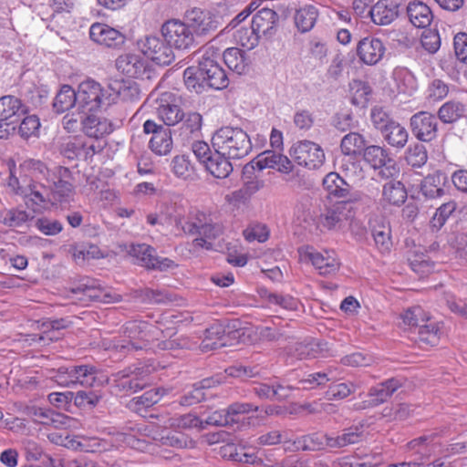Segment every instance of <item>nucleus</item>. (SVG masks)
Wrapping results in <instances>:
<instances>
[{
	"label": "nucleus",
	"mask_w": 467,
	"mask_h": 467,
	"mask_svg": "<svg viewBox=\"0 0 467 467\" xmlns=\"http://www.w3.org/2000/svg\"><path fill=\"white\" fill-rule=\"evenodd\" d=\"M33 168L47 176L46 183L41 184L40 189L35 185L31 190V195L36 202L57 203L67 201L73 192L71 183L65 180L68 174L67 169L58 167L57 172H50L46 165L38 161L33 162Z\"/></svg>",
	"instance_id": "nucleus-1"
},
{
	"label": "nucleus",
	"mask_w": 467,
	"mask_h": 467,
	"mask_svg": "<svg viewBox=\"0 0 467 467\" xmlns=\"http://www.w3.org/2000/svg\"><path fill=\"white\" fill-rule=\"evenodd\" d=\"M182 229L186 234L197 235L192 241L193 247L211 250L212 241L219 238L224 228L222 223L214 221L210 214L197 211L189 214Z\"/></svg>",
	"instance_id": "nucleus-2"
},
{
	"label": "nucleus",
	"mask_w": 467,
	"mask_h": 467,
	"mask_svg": "<svg viewBox=\"0 0 467 467\" xmlns=\"http://www.w3.org/2000/svg\"><path fill=\"white\" fill-rule=\"evenodd\" d=\"M213 150L226 154L228 158L242 159L252 150L247 133L241 128L223 127L212 138Z\"/></svg>",
	"instance_id": "nucleus-3"
},
{
	"label": "nucleus",
	"mask_w": 467,
	"mask_h": 467,
	"mask_svg": "<svg viewBox=\"0 0 467 467\" xmlns=\"http://www.w3.org/2000/svg\"><path fill=\"white\" fill-rule=\"evenodd\" d=\"M153 370L151 365L130 366L112 374L113 387L120 393H135L150 384V375Z\"/></svg>",
	"instance_id": "nucleus-4"
},
{
	"label": "nucleus",
	"mask_w": 467,
	"mask_h": 467,
	"mask_svg": "<svg viewBox=\"0 0 467 467\" xmlns=\"http://www.w3.org/2000/svg\"><path fill=\"white\" fill-rule=\"evenodd\" d=\"M358 200V198H348L326 207L317 217V225L327 231L341 230L354 217L353 204Z\"/></svg>",
	"instance_id": "nucleus-5"
},
{
	"label": "nucleus",
	"mask_w": 467,
	"mask_h": 467,
	"mask_svg": "<svg viewBox=\"0 0 467 467\" xmlns=\"http://www.w3.org/2000/svg\"><path fill=\"white\" fill-rule=\"evenodd\" d=\"M220 56L213 49H206L199 62L200 76L205 80L206 88L214 89L225 88L229 79L218 60Z\"/></svg>",
	"instance_id": "nucleus-6"
},
{
	"label": "nucleus",
	"mask_w": 467,
	"mask_h": 467,
	"mask_svg": "<svg viewBox=\"0 0 467 467\" xmlns=\"http://www.w3.org/2000/svg\"><path fill=\"white\" fill-rule=\"evenodd\" d=\"M128 253L135 263L148 270L166 271L177 267V264L167 257H160L156 249L147 244H131Z\"/></svg>",
	"instance_id": "nucleus-7"
},
{
	"label": "nucleus",
	"mask_w": 467,
	"mask_h": 467,
	"mask_svg": "<svg viewBox=\"0 0 467 467\" xmlns=\"http://www.w3.org/2000/svg\"><path fill=\"white\" fill-rule=\"evenodd\" d=\"M96 378L97 368L91 365L61 367L53 376L55 381L64 387H71L76 384L91 387Z\"/></svg>",
	"instance_id": "nucleus-8"
},
{
	"label": "nucleus",
	"mask_w": 467,
	"mask_h": 467,
	"mask_svg": "<svg viewBox=\"0 0 467 467\" xmlns=\"http://www.w3.org/2000/svg\"><path fill=\"white\" fill-rule=\"evenodd\" d=\"M298 252L301 258L309 261L321 275H335L340 268V261L333 250L317 251L307 245L301 247Z\"/></svg>",
	"instance_id": "nucleus-9"
},
{
	"label": "nucleus",
	"mask_w": 467,
	"mask_h": 467,
	"mask_svg": "<svg viewBox=\"0 0 467 467\" xmlns=\"http://www.w3.org/2000/svg\"><path fill=\"white\" fill-rule=\"evenodd\" d=\"M66 297L74 301L86 302L88 299H91L104 303L117 302L121 298L118 294L105 292L95 280L89 278H84L77 286L67 291Z\"/></svg>",
	"instance_id": "nucleus-10"
},
{
	"label": "nucleus",
	"mask_w": 467,
	"mask_h": 467,
	"mask_svg": "<svg viewBox=\"0 0 467 467\" xmlns=\"http://www.w3.org/2000/svg\"><path fill=\"white\" fill-rule=\"evenodd\" d=\"M162 35L165 41L180 50L190 49L194 45V33L187 23L171 20L162 26Z\"/></svg>",
	"instance_id": "nucleus-11"
},
{
	"label": "nucleus",
	"mask_w": 467,
	"mask_h": 467,
	"mask_svg": "<svg viewBox=\"0 0 467 467\" xmlns=\"http://www.w3.org/2000/svg\"><path fill=\"white\" fill-rule=\"evenodd\" d=\"M290 154L297 164L308 169H317L325 161V153L321 147L309 140H302L296 143L292 147Z\"/></svg>",
	"instance_id": "nucleus-12"
},
{
	"label": "nucleus",
	"mask_w": 467,
	"mask_h": 467,
	"mask_svg": "<svg viewBox=\"0 0 467 467\" xmlns=\"http://www.w3.org/2000/svg\"><path fill=\"white\" fill-rule=\"evenodd\" d=\"M155 111L160 119L167 126H174L183 120L184 113L176 103L171 92H163L155 99Z\"/></svg>",
	"instance_id": "nucleus-13"
},
{
	"label": "nucleus",
	"mask_w": 467,
	"mask_h": 467,
	"mask_svg": "<svg viewBox=\"0 0 467 467\" xmlns=\"http://www.w3.org/2000/svg\"><path fill=\"white\" fill-rule=\"evenodd\" d=\"M145 133L152 134L150 140V148L157 155L165 156L172 150L171 130L161 125H158L151 119H148L143 124Z\"/></svg>",
	"instance_id": "nucleus-14"
},
{
	"label": "nucleus",
	"mask_w": 467,
	"mask_h": 467,
	"mask_svg": "<svg viewBox=\"0 0 467 467\" xmlns=\"http://www.w3.org/2000/svg\"><path fill=\"white\" fill-rule=\"evenodd\" d=\"M140 47L144 56L158 65L167 66L174 59L171 46L158 36H146Z\"/></svg>",
	"instance_id": "nucleus-15"
},
{
	"label": "nucleus",
	"mask_w": 467,
	"mask_h": 467,
	"mask_svg": "<svg viewBox=\"0 0 467 467\" xmlns=\"http://www.w3.org/2000/svg\"><path fill=\"white\" fill-rule=\"evenodd\" d=\"M402 386L400 379L396 378L389 379L368 390V400H363L360 403L355 404L357 410H366L368 408L377 407L386 402L391 395Z\"/></svg>",
	"instance_id": "nucleus-16"
},
{
	"label": "nucleus",
	"mask_w": 467,
	"mask_h": 467,
	"mask_svg": "<svg viewBox=\"0 0 467 467\" xmlns=\"http://www.w3.org/2000/svg\"><path fill=\"white\" fill-rule=\"evenodd\" d=\"M185 20L196 36L209 35L216 31L219 26L216 17L212 13L197 7L186 12Z\"/></svg>",
	"instance_id": "nucleus-17"
},
{
	"label": "nucleus",
	"mask_w": 467,
	"mask_h": 467,
	"mask_svg": "<svg viewBox=\"0 0 467 467\" xmlns=\"http://www.w3.org/2000/svg\"><path fill=\"white\" fill-rule=\"evenodd\" d=\"M78 105L83 110L95 111L103 104L104 95L100 85L94 80H87L78 86Z\"/></svg>",
	"instance_id": "nucleus-18"
},
{
	"label": "nucleus",
	"mask_w": 467,
	"mask_h": 467,
	"mask_svg": "<svg viewBox=\"0 0 467 467\" xmlns=\"http://www.w3.org/2000/svg\"><path fill=\"white\" fill-rule=\"evenodd\" d=\"M413 135L420 140L429 142L437 137L438 122L434 115L425 111L414 114L410 118Z\"/></svg>",
	"instance_id": "nucleus-19"
},
{
	"label": "nucleus",
	"mask_w": 467,
	"mask_h": 467,
	"mask_svg": "<svg viewBox=\"0 0 467 467\" xmlns=\"http://www.w3.org/2000/svg\"><path fill=\"white\" fill-rule=\"evenodd\" d=\"M116 67L129 78H150L148 63L145 58L139 54L128 53L119 56L116 60Z\"/></svg>",
	"instance_id": "nucleus-20"
},
{
	"label": "nucleus",
	"mask_w": 467,
	"mask_h": 467,
	"mask_svg": "<svg viewBox=\"0 0 467 467\" xmlns=\"http://www.w3.org/2000/svg\"><path fill=\"white\" fill-rule=\"evenodd\" d=\"M386 48L382 41L375 37L362 38L357 47L359 59L367 65H376L381 60Z\"/></svg>",
	"instance_id": "nucleus-21"
},
{
	"label": "nucleus",
	"mask_w": 467,
	"mask_h": 467,
	"mask_svg": "<svg viewBox=\"0 0 467 467\" xmlns=\"http://www.w3.org/2000/svg\"><path fill=\"white\" fill-rule=\"evenodd\" d=\"M330 440L332 435L323 432H315L292 440V445H288L286 450L296 451H320L326 447L330 448Z\"/></svg>",
	"instance_id": "nucleus-22"
},
{
	"label": "nucleus",
	"mask_w": 467,
	"mask_h": 467,
	"mask_svg": "<svg viewBox=\"0 0 467 467\" xmlns=\"http://www.w3.org/2000/svg\"><path fill=\"white\" fill-rule=\"evenodd\" d=\"M147 327L148 326L142 322H129L124 331L129 337V341L126 344L118 345L117 348H126L128 351L143 349L150 341L146 331Z\"/></svg>",
	"instance_id": "nucleus-23"
},
{
	"label": "nucleus",
	"mask_w": 467,
	"mask_h": 467,
	"mask_svg": "<svg viewBox=\"0 0 467 467\" xmlns=\"http://www.w3.org/2000/svg\"><path fill=\"white\" fill-rule=\"evenodd\" d=\"M89 35L93 41L109 47H116L124 41V36L119 30L102 23L93 24Z\"/></svg>",
	"instance_id": "nucleus-24"
},
{
	"label": "nucleus",
	"mask_w": 467,
	"mask_h": 467,
	"mask_svg": "<svg viewBox=\"0 0 467 467\" xmlns=\"http://www.w3.org/2000/svg\"><path fill=\"white\" fill-rule=\"evenodd\" d=\"M27 112V108L15 96L0 98V119L18 121Z\"/></svg>",
	"instance_id": "nucleus-25"
},
{
	"label": "nucleus",
	"mask_w": 467,
	"mask_h": 467,
	"mask_svg": "<svg viewBox=\"0 0 467 467\" xmlns=\"http://www.w3.org/2000/svg\"><path fill=\"white\" fill-rule=\"evenodd\" d=\"M318 17V10L315 5L305 4L296 9L294 15L295 26L301 33L310 31Z\"/></svg>",
	"instance_id": "nucleus-26"
},
{
	"label": "nucleus",
	"mask_w": 467,
	"mask_h": 467,
	"mask_svg": "<svg viewBox=\"0 0 467 467\" xmlns=\"http://www.w3.org/2000/svg\"><path fill=\"white\" fill-rule=\"evenodd\" d=\"M82 130L88 138L99 140L112 131V125L107 119L88 115L82 120Z\"/></svg>",
	"instance_id": "nucleus-27"
},
{
	"label": "nucleus",
	"mask_w": 467,
	"mask_h": 467,
	"mask_svg": "<svg viewBox=\"0 0 467 467\" xmlns=\"http://www.w3.org/2000/svg\"><path fill=\"white\" fill-rule=\"evenodd\" d=\"M229 159L226 154H222L214 150L213 155L208 158V161L204 165L213 176L224 179L233 171V166Z\"/></svg>",
	"instance_id": "nucleus-28"
},
{
	"label": "nucleus",
	"mask_w": 467,
	"mask_h": 467,
	"mask_svg": "<svg viewBox=\"0 0 467 467\" xmlns=\"http://www.w3.org/2000/svg\"><path fill=\"white\" fill-rule=\"evenodd\" d=\"M227 345L225 329L221 324H213L204 332L201 348L203 351L217 349Z\"/></svg>",
	"instance_id": "nucleus-29"
},
{
	"label": "nucleus",
	"mask_w": 467,
	"mask_h": 467,
	"mask_svg": "<svg viewBox=\"0 0 467 467\" xmlns=\"http://www.w3.org/2000/svg\"><path fill=\"white\" fill-rule=\"evenodd\" d=\"M278 21V15L270 8H262L252 19L251 26L259 36L271 32Z\"/></svg>",
	"instance_id": "nucleus-30"
},
{
	"label": "nucleus",
	"mask_w": 467,
	"mask_h": 467,
	"mask_svg": "<svg viewBox=\"0 0 467 467\" xmlns=\"http://www.w3.org/2000/svg\"><path fill=\"white\" fill-rule=\"evenodd\" d=\"M407 13L411 24L419 28L430 26L433 18L430 7L421 2L410 3L407 7Z\"/></svg>",
	"instance_id": "nucleus-31"
},
{
	"label": "nucleus",
	"mask_w": 467,
	"mask_h": 467,
	"mask_svg": "<svg viewBox=\"0 0 467 467\" xmlns=\"http://www.w3.org/2000/svg\"><path fill=\"white\" fill-rule=\"evenodd\" d=\"M436 439V433L422 435L409 441L405 449L419 454V459L425 461L430 458L432 447L437 444Z\"/></svg>",
	"instance_id": "nucleus-32"
},
{
	"label": "nucleus",
	"mask_w": 467,
	"mask_h": 467,
	"mask_svg": "<svg viewBox=\"0 0 467 467\" xmlns=\"http://www.w3.org/2000/svg\"><path fill=\"white\" fill-rule=\"evenodd\" d=\"M323 186L328 194L337 198H355L350 194V185L337 173L330 172L323 180Z\"/></svg>",
	"instance_id": "nucleus-33"
},
{
	"label": "nucleus",
	"mask_w": 467,
	"mask_h": 467,
	"mask_svg": "<svg viewBox=\"0 0 467 467\" xmlns=\"http://www.w3.org/2000/svg\"><path fill=\"white\" fill-rule=\"evenodd\" d=\"M369 14L374 24L387 26L398 16V5H387L378 2L369 9Z\"/></svg>",
	"instance_id": "nucleus-34"
},
{
	"label": "nucleus",
	"mask_w": 467,
	"mask_h": 467,
	"mask_svg": "<svg viewBox=\"0 0 467 467\" xmlns=\"http://www.w3.org/2000/svg\"><path fill=\"white\" fill-rule=\"evenodd\" d=\"M382 196L389 204L400 206L407 199V191L401 182L389 181L383 186Z\"/></svg>",
	"instance_id": "nucleus-35"
},
{
	"label": "nucleus",
	"mask_w": 467,
	"mask_h": 467,
	"mask_svg": "<svg viewBox=\"0 0 467 467\" xmlns=\"http://www.w3.org/2000/svg\"><path fill=\"white\" fill-rule=\"evenodd\" d=\"M385 140L392 147L403 148L409 138L408 131L400 123L394 121L389 124L387 129L381 132Z\"/></svg>",
	"instance_id": "nucleus-36"
},
{
	"label": "nucleus",
	"mask_w": 467,
	"mask_h": 467,
	"mask_svg": "<svg viewBox=\"0 0 467 467\" xmlns=\"http://www.w3.org/2000/svg\"><path fill=\"white\" fill-rule=\"evenodd\" d=\"M78 104L77 92L68 85H63L53 101L57 113L65 112Z\"/></svg>",
	"instance_id": "nucleus-37"
},
{
	"label": "nucleus",
	"mask_w": 467,
	"mask_h": 467,
	"mask_svg": "<svg viewBox=\"0 0 467 467\" xmlns=\"http://www.w3.org/2000/svg\"><path fill=\"white\" fill-rule=\"evenodd\" d=\"M445 175L441 172H435L431 175H428L424 178L421 182V192L429 198L440 197L443 194V181Z\"/></svg>",
	"instance_id": "nucleus-38"
},
{
	"label": "nucleus",
	"mask_w": 467,
	"mask_h": 467,
	"mask_svg": "<svg viewBox=\"0 0 467 467\" xmlns=\"http://www.w3.org/2000/svg\"><path fill=\"white\" fill-rule=\"evenodd\" d=\"M417 333L420 342L430 346H435L440 341L441 324L431 317L429 321L420 325Z\"/></svg>",
	"instance_id": "nucleus-39"
},
{
	"label": "nucleus",
	"mask_w": 467,
	"mask_h": 467,
	"mask_svg": "<svg viewBox=\"0 0 467 467\" xmlns=\"http://www.w3.org/2000/svg\"><path fill=\"white\" fill-rule=\"evenodd\" d=\"M366 146V140L358 132H349L345 135L340 143L341 151L345 155H357L360 153Z\"/></svg>",
	"instance_id": "nucleus-40"
},
{
	"label": "nucleus",
	"mask_w": 467,
	"mask_h": 467,
	"mask_svg": "<svg viewBox=\"0 0 467 467\" xmlns=\"http://www.w3.org/2000/svg\"><path fill=\"white\" fill-rule=\"evenodd\" d=\"M401 318L405 325L416 331L420 328V325L429 321L431 316L421 306H414L405 310L401 315Z\"/></svg>",
	"instance_id": "nucleus-41"
},
{
	"label": "nucleus",
	"mask_w": 467,
	"mask_h": 467,
	"mask_svg": "<svg viewBox=\"0 0 467 467\" xmlns=\"http://www.w3.org/2000/svg\"><path fill=\"white\" fill-rule=\"evenodd\" d=\"M153 440L159 441L161 445L175 448H192L195 442L182 432H167L154 436Z\"/></svg>",
	"instance_id": "nucleus-42"
},
{
	"label": "nucleus",
	"mask_w": 467,
	"mask_h": 467,
	"mask_svg": "<svg viewBox=\"0 0 467 467\" xmlns=\"http://www.w3.org/2000/svg\"><path fill=\"white\" fill-rule=\"evenodd\" d=\"M349 87L352 104L361 108L365 107L371 95L368 84L361 80H353Z\"/></svg>",
	"instance_id": "nucleus-43"
},
{
	"label": "nucleus",
	"mask_w": 467,
	"mask_h": 467,
	"mask_svg": "<svg viewBox=\"0 0 467 467\" xmlns=\"http://www.w3.org/2000/svg\"><path fill=\"white\" fill-rule=\"evenodd\" d=\"M223 60L231 70L238 74H242L247 66L244 53L237 47L227 48L223 52Z\"/></svg>",
	"instance_id": "nucleus-44"
},
{
	"label": "nucleus",
	"mask_w": 467,
	"mask_h": 467,
	"mask_svg": "<svg viewBox=\"0 0 467 467\" xmlns=\"http://www.w3.org/2000/svg\"><path fill=\"white\" fill-rule=\"evenodd\" d=\"M300 358H317L319 355L325 356V352H328L327 342L309 341L299 343L296 348Z\"/></svg>",
	"instance_id": "nucleus-45"
},
{
	"label": "nucleus",
	"mask_w": 467,
	"mask_h": 467,
	"mask_svg": "<svg viewBox=\"0 0 467 467\" xmlns=\"http://www.w3.org/2000/svg\"><path fill=\"white\" fill-rule=\"evenodd\" d=\"M292 440L290 431L272 430L261 434L257 439V442L260 445H275L283 442L286 448L288 445H292Z\"/></svg>",
	"instance_id": "nucleus-46"
},
{
	"label": "nucleus",
	"mask_w": 467,
	"mask_h": 467,
	"mask_svg": "<svg viewBox=\"0 0 467 467\" xmlns=\"http://www.w3.org/2000/svg\"><path fill=\"white\" fill-rule=\"evenodd\" d=\"M213 383L214 381L212 379H204L198 384H195L191 391L182 397L181 404L184 406H192L201 402L205 398L203 389L213 387Z\"/></svg>",
	"instance_id": "nucleus-47"
},
{
	"label": "nucleus",
	"mask_w": 467,
	"mask_h": 467,
	"mask_svg": "<svg viewBox=\"0 0 467 467\" xmlns=\"http://www.w3.org/2000/svg\"><path fill=\"white\" fill-rule=\"evenodd\" d=\"M361 387L360 381H347L329 386L327 396L329 400H342Z\"/></svg>",
	"instance_id": "nucleus-48"
},
{
	"label": "nucleus",
	"mask_w": 467,
	"mask_h": 467,
	"mask_svg": "<svg viewBox=\"0 0 467 467\" xmlns=\"http://www.w3.org/2000/svg\"><path fill=\"white\" fill-rule=\"evenodd\" d=\"M362 438V432L359 431L358 428L351 427L343 431V433L336 437L332 436L330 440V448L339 449L349 444L358 442Z\"/></svg>",
	"instance_id": "nucleus-49"
},
{
	"label": "nucleus",
	"mask_w": 467,
	"mask_h": 467,
	"mask_svg": "<svg viewBox=\"0 0 467 467\" xmlns=\"http://www.w3.org/2000/svg\"><path fill=\"white\" fill-rule=\"evenodd\" d=\"M464 113V106L457 101H449L443 104L438 112L440 119L444 123H452Z\"/></svg>",
	"instance_id": "nucleus-50"
},
{
	"label": "nucleus",
	"mask_w": 467,
	"mask_h": 467,
	"mask_svg": "<svg viewBox=\"0 0 467 467\" xmlns=\"http://www.w3.org/2000/svg\"><path fill=\"white\" fill-rule=\"evenodd\" d=\"M234 37L237 44L251 50L257 46L260 36L250 26H241L234 32Z\"/></svg>",
	"instance_id": "nucleus-51"
},
{
	"label": "nucleus",
	"mask_w": 467,
	"mask_h": 467,
	"mask_svg": "<svg viewBox=\"0 0 467 467\" xmlns=\"http://www.w3.org/2000/svg\"><path fill=\"white\" fill-rule=\"evenodd\" d=\"M171 171L174 175L182 180L192 179L193 167L189 158L185 155H177L171 161Z\"/></svg>",
	"instance_id": "nucleus-52"
},
{
	"label": "nucleus",
	"mask_w": 467,
	"mask_h": 467,
	"mask_svg": "<svg viewBox=\"0 0 467 467\" xmlns=\"http://www.w3.org/2000/svg\"><path fill=\"white\" fill-rule=\"evenodd\" d=\"M183 80L190 91L202 93L206 88L205 80L200 76V67L198 68L193 67H187L183 72Z\"/></svg>",
	"instance_id": "nucleus-53"
},
{
	"label": "nucleus",
	"mask_w": 467,
	"mask_h": 467,
	"mask_svg": "<svg viewBox=\"0 0 467 467\" xmlns=\"http://www.w3.org/2000/svg\"><path fill=\"white\" fill-rule=\"evenodd\" d=\"M167 423L169 427L173 429H203V420H200L196 415L192 413L171 417L168 420Z\"/></svg>",
	"instance_id": "nucleus-54"
},
{
	"label": "nucleus",
	"mask_w": 467,
	"mask_h": 467,
	"mask_svg": "<svg viewBox=\"0 0 467 467\" xmlns=\"http://www.w3.org/2000/svg\"><path fill=\"white\" fill-rule=\"evenodd\" d=\"M386 150L376 145L365 147L363 150V159L368 163L374 170L379 167L384 166V161L388 159Z\"/></svg>",
	"instance_id": "nucleus-55"
},
{
	"label": "nucleus",
	"mask_w": 467,
	"mask_h": 467,
	"mask_svg": "<svg viewBox=\"0 0 467 467\" xmlns=\"http://www.w3.org/2000/svg\"><path fill=\"white\" fill-rule=\"evenodd\" d=\"M261 296L270 305L279 306L286 310H296L298 306V301L288 295L284 296L265 290L261 293Z\"/></svg>",
	"instance_id": "nucleus-56"
},
{
	"label": "nucleus",
	"mask_w": 467,
	"mask_h": 467,
	"mask_svg": "<svg viewBox=\"0 0 467 467\" xmlns=\"http://www.w3.org/2000/svg\"><path fill=\"white\" fill-rule=\"evenodd\" d=\"M227 417L231 427L238 424L240 416L251 411H257L258 407L247 402H235L228 406L226 409Z\"/></svg>",
	"instance_id": "nucleus-57"
},
{
	"label": "nucleus",
	"mask_w": 467,
	"mask_h": 467,
	"mask_svg": "<svg viewBox=\"0 0 467 467\" xmlns=\"http://www.w3.org/2000/svg\"><path fill=\"white\" fill-rule=\"evenodd\" d=\"M372 236L378 250L382 253H389L392 246L390 239V229L389 226L380 225L372 230Z\"/></svg>",
	"instance_id": "nucleus-58"
},
{
	"label": "nucleus",
	"mask_w": 467,
	"mask_h": 467,
	"mask_svg": "<svg viewBox=\"0 0 467 467\" xmlns=\"http://www.w3.org/2000/svg\"><path fill=\"white\" fill-rule=\"evenodd\" d=\"M427 150L423 144L416 143L408 149L406 161L412 167L420 168L427 162Z\"/></svg>",
	"instance_id": "nucleus-59"
},
{
	"label": "nucleus",
	"mask_w": 467,
	"mask_h": 467,
	"mask_svg": "<svg viewBox=\"0 0 467 467\" xmlns=\"http://www.w3.org/2000/svg\"><path fill=\"white\" fill-rule=\"evenodd\" d=\"M93 139L94 138H89L81 143L76 144L78 156H83L85 159H88L103 150L105 143L99 140Z\"/></svg>",
	"instance_id": "nucleus-60"
},
{
	"label": "nucleus",
	"mask_w": 467,
	"mask_h": 467,
	"mask_svg": "<svg viewBox=\"0 0 467 467\" xmlns=\"http://www.w3.org/2000/svg\"><path fill=\"white\" fill-rule=\"evenodd\" d=\"M245 179L244 186L233 193L235 198L246 199L261 190L265 185L264 181L258 179L256 176L245 177Z\"/></svg>",
	"instance_id": "nucleus-61"
},
{
	"label": "nucleus",
	"mask_w": 467,
	"mask_h": 467,
	"mask_svg": "<svg viewBox=\"0 0 467 467\" xmlns=\"http://www.w3.org/2000/svg\"><path fill=\"white\" fill-rule=\"evenodd\" d=\"M280 153L275 151L266 150L257 155V157L252 161V169L255 167L262 171L264 169H275L277 164L278 157Z\"/></svg>",
	"instance_id": "nucleus-62"
},
{
	"label": "nucleus",
	"mask_w": 467,
	"mask_h": 467,
	"mask_svg": "<svg viewBox=\"0 0 467 467\" xmlns=\"http://www.w3.org/2000/svg\"><path fill=\"white\" fill-rule=\"evenodd\" d=\"M40 121L36 115H30L23 119L18 127V134L23 139H28L37 134Z\"/></svg>",
	"instance_id": "nucleus-63"
},
{
	"label": "nucleus",
	"mask_w": 467,
	"mask_h": 467,
	"mask_svg": "<svg viewBox=\"0 0 467 467\" xmlns=\"http://www.w3.org/2000/svg\"><path fill=\"white\" fill-rule=\"evenodd\" d=\"M243 234L248 242L257 241L259 243H264L269 237V231L266 225L254 223L249 225L245 230H244Z\"/></svg>",
	"instance_id": "nucleus-64"
}]
</instances>
